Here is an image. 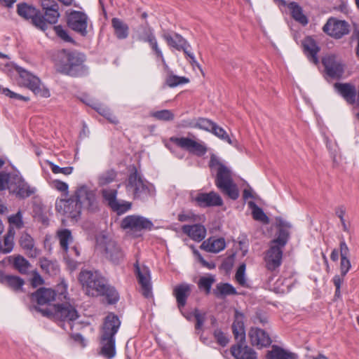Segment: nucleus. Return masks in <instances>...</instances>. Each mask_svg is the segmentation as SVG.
<instances>
[{
	"label": "nucleus",
	"instance_id": "nucleus-1",
	"mask_svg": "<svg viewBox=\"0 0 359 359\" xmlns=\"http://www.w3.org/2000/svg\"><path fill=\"white\" fill-rule=\"evenodd\" d=\"M121 325L118 316L113 312L109 313L103 319L99 335L100 354L107 359H111L116 355L115 335Z\"/></svg>",
	"mask_w": 359,
	"mask_h": 359
},
{
	"label": "nucleus",
	"instance_id": "nucleus-2",
	"mask_svg": "<svg viewBox=\"0 0 359 359\" xmlns=\"http://www.w3.org/2000/svg\"><path fill=\"white\" fill-rule=\"evenodd\" d=\"M209 166L215 170V185L221 192L232 200L239 197V191L233 181V173L215 154L210 156Z\"/></svg>",
	"mask_w": 359,
	"mask_h": 359
},
{
	"label": "nucleus",
	"instance_id": "nucleus-3",
	"mask_svg": "<svg viewBox=\"0 0 359 359\" xmlns=\"http://www.w3.org/2000/svg\"><path fill=\"white\" fill-rule=\"evenodd\" d=\"M126 187L135 200L146 201L154 195L153 185L143 179L135 168L129 175Z\"/></svg>",
	"mask_w": 359,
	"mask_h": 359
},
{
	"label": "nucleus",
	"instance_id": "nucleus-4",
	"mask_svg": "<svg viewBox=\"0 0 359 359\" xmlns=\"http://www.w3.org/2000/svg\"><path fill=\"white\" fill-rule=\"evenodd\" d=\"M29 310H35L41 313L43 316L61 321L72 322L76 320L79 317L76 308L69 303L54 304L53 306L46 309L30 306Z\"/></svg>",
	"mask_w": 359,
	"mask_h": 359
},
{
	"label": "nucleus",
	"instance_id": "nucleus-5",
	"mask_svg": "<svg viewBox=\"0 0 359 359\" xmlns=\"http://www.w3.org/2000/svg\"><path fill=\"white\" fill-rule=\"evenodd\" d=\"M79 280L88 296L98 297L103 294L107 280L97 271H81Z\"/></svg>",
	"mask_w": 359,
	"mask_h": 359
},
{
	"label": "nucleus",
	"instance_id": "nucleus-6",
	"mask_svg": "<svg viewBox=\"0 0 359 359\" xmlns=\"http://www.w3.org/2000/svg\"><path fill=\"white\" fill-rule=\"evenodd\" d=\"M61 72L72 76H78L84 72L83 62L86 57L76 51H62Z\"/></svg>",
	"mask_w": 359,
	"mask_h": 359
},
{
	"label": "nucleus",
	"instance_id": "nucleus-7",
	"mask_svg": "<svg viewBox=\"0 0 359 359\" xmlns=\"http://www.w3.org/2000/svg\"><path fill=\"white\" fill-rule=\"evenodd\" d=\"M14 69L19 74L20 85L31 90L36 95L42 97H50L48 89L43 86L37 76L18 65H15Z\"/></svg>",
	"mask_w": 359,
	"mask_h": 359
},
{
	"label": "nucleus",
	"instance_id": "nucleus-8",
	"mask_svg": "<svg viewBox=\"0 0 359 359\" xmlns=\"http://www.w3.org/2000/svg\"><path fill=\"white\" fill-rule=\"evenodd\" d=\"M72 195L82 210H86L90 212L98 210L99 206L95 190L88 186L79 185Z\"/></svg>",
	"mask_w": 359,
	"mask_h": 359
},
{
	"label": "nucleus",
	"instance_id": "nucleus-9",
	"mask_svg": "<svg viewBox=\"0 0 359 359\" xmlns=\"http://www.w3.org/2000/svg\"><path fill=\"white\" fill-rule=\"evenodd\" d=\"M121 226L128 233L138 236L143 231L151 230L154 224L151 220L146 217L132 215L126 216L122 219Z\"/></svg>",
	"mask_w": 359,
	"mask_h": 359
},
{
	"label": "nucleus",
	"instance_id": "nucleus-10",
	"mask_svg": "<svg viewBox=\"0 0 359 359\" xmlns=\"http://www.w3.org/2000/svg\"><path fill=\"white\" fill-rule=\"evenodd\" d=\"M77 201L73 195L69 198H60L56 200L55 210L67 218L77 221L80 217L82 209L78 205Z\"/></svg>",
	"mask_w": 359,
	"mask_h": 359
},
{
	"label": "nucleus",
	"instance_id": "nucleus-11",
	"mask_svg": "<svg viewBox=\"0 0 359 359\" xmlns=\"http://www.w3.org/2000/svg\"><path fill=\"white\" fill-rule=\"evenodd\" d=\"M170 141L177 147L198 156H203L208 151L207 147L203 143L189 137H171Z\"/></svg>",
	"mask_w": 359,
	"mask_h": 359
},
{
	"label": "nucleus",
	"instance_id": "nucleus-12",
	"mask_svg": "<svg viewBox=\"0 0 359 359\" xmlns=\"http://www.w3.org/2000/svg\"><path fill=\"white\" fill-rule=\"evenodd\" d=\"M18 13L26 20H31L32 23L41 30L44 31L47 29L43 15L35 8L27 4H18Z\"/></svg>",
	"mask_w": 359,
	"mask_h": 359
},
{
	"label": "nucleus",
	"instance_id": "nucleus-13",
	"mask_svg": "<svg viewBox=\"0 0 359 359\" xmlns=\"http://www.w3.org/2000/svg\"><path fill=\"white\" fill-rule=\"evenodd\" d=\"M88 16L81 11H72L67 16V25L74 32L85 36L87 35Z\"/></svg>",
	"mask_w": 359,
	"mask_h": 359
},
{
	"label": "nucleus",
	"instance_id": "nucleus-14",
	"mask_svg": "<svg viewBox=\"0 0 359 359\" xmlns=\"http://www.w3.org/2000/svg\"><path fill=\"white\" fill-rule=\"evenodd\" d=\"M135 273L139 284L141 286L142 294L144 297L149 298L152 296L150 271L147 266L141 268L138 261L134 264Z\"/></svg>",
	"mask_w": 359,
	"mask_h": 359
},
{
	"label": "nucleus",
	"instance_id": "nucleus-15",
	"mask_svg": "<svg viewBox=\"0 0 359 359\" xmlns=\"http://www.w3.org/2000/svg\"><path fill=\"white\" fill-rule=\"evenodd\" d=\"M283 252L281 248H269L264 255L265 268L273 272L282 264Z\"/></svg>",
	"mask_w": 359,
	"mask_h": 359
},
{
	"label": "nucleus",
	"instance_id": "nucleus-16",
	"mask_svg": "<svg viewBox=\"0 0 359 359\" xmlns=\"http://www.w3.org/2000/svg\"><path fill=\"white\" fill-rule=\"evenodd\" d=\"M56 295L57 293L55 290L42 287L32 293L30 299L32 302L37 304V305H35L36 306L41 308V306L49 305L52 302H54Z\"/></svg>",
	"mask_w": 359,
	"mask_h": 359
},
{
	"label": "nucleus",
	"instance_id": "nucleus-17",
	"mask_svg": "<svg viewBox=\"0 0 359 359\" xmlns=\"http://www.w3.org/2000/svg\"><path fill=\"white\" fill-rule=\"evenodd\" d=\"M323 31L336 39H340L349 32L348 25L343 20H329L323 26Z\"/></svg>",
	"mask_w": 359,
	"mask_h": 359
},
{
	"label": "nucleus",
	"instance_id": "nucleus-18",
	"mask_svg": "<svg viewBox=\"0 0 359 359\" xmlns=\"http://www.w3.org/2000/svg\"><path fill=\"white\" fill-rule=\"evenodd\" d=\"M327 74L332 78H340L344 74V65L334 55H330L323 60Z\"/></svg>",
	"mask_w": 359,
	"mask_h": 359
},
{
	"label": "nucleus",
	"instance_id": "nucleus-19",
	"mask_svg": "<svg viewBox=\"0 0 359 359\" xmlns=\"http://www.w3.org/2000/svg\"><path fill=\"white\" fill-rule=\"evenodd\" d=\"M277 228L276 238L271 241L273 244L271 247H284L290 237L292 225L286 221L280 219Z\"/></svg>",
	"mask_w": 359,
	"mask_h": 359
},
{
	"label": "nucleus",
	"instance_id": "nucleus-20",
	"mask_svg": "<svg viewBox=\"0 0 359 359\" xmlns=\"http://www.w3.org/2000/svg\"><path fill=\"white\" fill-rule=\"evenodd\" d=\"M231 346L230 353L235 359H257V353L245 344V341L236 340Z\"/></svg>",
	"mask_w": 359,
	"mask_h": 359
},
{
	"label": "nucleus",
	"instance_id": "nucleus-21",
	"mask_svg": "<svg viewBox=\"0 0 359 359\" xmlns=\"http://www.w3.org/2000/svg\"><path fill=\"white\" fill-rule=\"evenodd\" d=\"M9 189L18 197L25 198L30 196L34 193V190L21 177H14L11 183Z\"/></svg>",
	"mask_w": 359,
	"mask_h": 359
},
{
	"label": "nucleus",
	"instance_id": "nucleus-22",
	"mask_svg": "<svg viewBox=\"0 0 359 359\" xmlns=\"http://www.w3.org/2000/svg\"><path fill=\"white\" fill-rule=\"evenodd\" d=\"M193 200L198 206L203 208L220 206L223 204L221 196L214 191H210L209 193H199L193 198Z\"/></svg>",
	"mask_w": 359,
	"mask_h": 359
},
{
	"label": "nucleus",
	"instance_id": "nucleus-23",
	"mask_svg": "<svg viewBox=\"0 0 359 359\" xmlns=\"http://www.w3.org/2000/svg\"><path fill=\"white\" fill-rule=\"evenodd\" d=\"M248 335L251 344L259 348L269 346L272 342L269 334L258 327H251Z\"/></svg>",
	"mask_w": 359,
	"mask_h": 359
},
{
	"label": "nucleus",
	"instance_id": "nucleus-24",
	"mask_svg": "<svg viewBox=\"0 0 359 359\" xmlns=\"http://www.w3.org/2000/svg\"><path fill=\"white\" fill-rule=\"evenodd\" d=\"M191 292V285L182 283L176 285L173 289V295L176 298L177 307L181 309L187 304V300Z\"/></svg>",
	"mask_w": 359,
	"mask_h": 359
},
{
	"label": "nucleus",
	"instance_id": "nucleus-25",
	"mask_svg": "<svg viewBox=\"0 0 359 359\" xmlns=\"http://www.w3.org/2000/svg\"><path fill=\"white\" fill-rule=\"evenodd\" d=\"M0 283L6 285L15 292H22L25 280L18 276L5 274L0 270Z\"/></svg>",
	"mask_w": 359,
	"mask_h": 359
},
{
	"label": "nucleus",
	"instance_id": "nucleus-26",
	"mask_svg": "<svg viewBox=\"0 0 359 359\" xmlns=\"http://www.w3.org/2000/svg\"><path fill=\"white\" fill-rule=\"evenodd\" d=\"M182 231L191 239L196 242H201L206 236V229L202 224L184 225Z\"/></svg>",
	"mask_w": 359,
	"mask_h": 359
},
{
	"label": "nucleus",
	"instance_id": "nucleus-27",
	"mask_svg": "<svg viewBox=\"0 0 359 359\" xmlns=\"http://www.w3.org/2000/svg\"><path fill=\"white\" fill-rule=\"evenodd\" d=\"M234 321L232 324V332L236 340L245 341V331L244 325V315L238 311H235Z\"/></svg>",
	"mask_w": 359,
	"mask_h": 359
},
{
	"label": "nucleus",
	"instance_id": "nucleus-28",
	"mask_svg": "<svg viewBox=\"0 0 359 359\" xmlns=\"http://www.w3.org/2000/svg\"><path fill=\"white\" fill-rule=\"evenodd\" d=\"M302 46L304 51L309 60L315 65H317L318 63L317 54L319 52L320 48L316 44L315 40L311 37L308 36L303 40Z\"/></svg>",
	"mask_w": 359,
	"mask_h": 359
},
{
	"label": "nucleus",
	"instance_id": "nucleus-29",
	"mask_svg": "<svg viewBox=\"0 0 359 359\" xmlns=\"http://www.w3.org/2000/svg\"><path fill=\"white\" fill-rule=\"evenodd\" d=\"M142 32L138 34V40L147 43L154 53L159 52L160 47L153 29L149 27H142Z\"/></svg>",
	"mask_w": 359,
	"mask_h": 359
},
{
	"label": "nucleus",
	"instance_id": "nucleus-30",
	"mask_svg": "<svg viewBox=\"0 0 359 359\" xmlns=\"http://www.w3.org/2000/svg\"><path fill=\"white\" fill-rule=\"evenodd\" d=\"M267 359H296L295 353L285 351L276 345L272 346L271 351L266 354Z\"/></svg>",
	"mask_w": 359,
	"mask_h": 359
},
{
	"label": "nucleus",
	"instance_id": "nucleus-31",
	"mask_svg": "<svg viewBox=\"0 0 359 359\" xmlns=\"http://www.w3.org/2000/svg\"><path fill=\"white\" fill-rule=\"evenodd\" d=\"M111 25L114 29L115 35L118 39H124L128 37L129 27L121 19L117 18H112Z\"/></svg>",
	"mask_w": 359,
	"mask_h": 359
},
{
	"label": "nucleus",
	"instance_id": "nucleus-32",
	"mask_svg": "<svg viewBox=\"0 0 359 359\" xmlns=\"http://www.w3.org/2000/svg\"><path fill=\"white\" fill-rule=\"evenodd\" d=\"M285 7H287L290 9L292 17L296 21L300 22L303 25L308 23V19L303 13L302 7L297 2L287 3Z\"/></svg>",
	"mask_w": 359,
	"mask_h": 359
},
{
	"label": "nucleus",
	"instance_id": "nucleus-33",
	"mask_svg": "<svg viewBox=\"0 0 359 359\" xmlns=\"http://www.w3.org/2000/svg\"><path fill=\"white\" fill-rule=\"evenodd\" d=\"M102 253L114 264H118L123 260L124 254L121 248H104Z\"/></svg>",
	"mask_w": 359,
	"mask_h": 359
},
{
	"label": "nucleus",
	"instance_id": "nucleus-34",
	"mask_svg": "<svg viewBox=\"0 0 359 359\" xmlns=\"http://www.w3.org/2000/svg\"><path fill=\"white\" fill-rule=\"evenodd\" d=\"M213 294L218 298H223L229 295H236L238 292L232 285L225 283L217 284Z\"/></svg>",
	"mask_w": 359,
	"mask_h": 359
},
{
	"label": "nucleus",
	"instance_id": "nucleus-35",
	"mask_svg": "<svg viewBox=\"0 0 359 359\" xmlns=\"http://www.w3.org/2000/svg\"><path fill=\"white\" fill-rule=\"evenodd\" d=\"M163 38L167 42L168 46L177 50H181V49L184 48L183 46L187 41L186 39L178 34H175L174 36H172L169 34H163Z\"/></svg>",
	"mask_w": 359,
	"mask_h": 359
},
{
	"label": "nucleus",
	"instance_id": "nucleus-36",
	"mask_svg": "<svg viewBox=\"0 0 359 359\" xmlns=\"http://www.w3.org/2000/svg\"><path fill=\"white\" fill-rule=\"evenodd\" d=\"M40 266L45 273L50 276H55L60 271L59 265L56 262L48 260L45 257L40 259Z\"/></svg>",
	"mask_w": 359,
	"mask_h": 359
},
{
	"label": "nucleus",
	"instance_id": "nucleus-37",
	"mask_svg": "<svg viewBox=\"0 0 359 359\" xmlns=\"http://www.w3.org/2000/svg\"><path fill=\"white\" fill-rule=\"evenodd\" d=\"M87 104L92 106L96 111L102 116L106 117L110 122L113 123H118V121L116 116L107 107L99 103H94L93 102H86Z\"/></svg>",
	"mask_w": 359,
	"mask_h": 359
},
{
	"label": "nucleus",
	"instance_id": "nucleus-38",
	"mask_svg": "<svg viewBox=\"0 0 359 359\" xmlns=\"http://www.w3.org/2000/svg\"><path fill=\"white\" fill-rule=\"evenodd\" d=\"M100 296H104L109 304H115L120 299L119 294L116 288L108 284L104 287L103 294Z\"/></svg>",
	"mask_w": 359,
	"mask_h": 359
},
{
	"label": "nucleus",
	"instance_id": "nucleus-39",
	"mask_svg": "<svg viewBox=\"0 0 359 359\" xmlns=\"http://www.w3.org/2000/svg\"><path fill=\"white\" fill-rule=\"evenodd\" d=\"M249 205L252 208V217L255 220L259 221L264 224H268L270 222L269 218L261 208L257 206L254 202H250Z\"/></svg>",
	"mask_w": 359,
	"mask_h": 359
},
{
	"label": "nucleus",
	"instance_id": "nucleus-40",
	"mask_svg": "<svg viewBox=\"0 0 359 359\" xmlns=\"http://www.w3.org/2000/svg\"><path fill=\"white\" fill-rule=\"evenodd\" d=\"M189 82V79L184 76H179L172 74V72H169L166 79L165 83L170 88L176 87L179 85L185 84Z\"/></svg>",
	"mask_w": 359,
	"mask_h": 359
},
{
	"label": "nucleus",
	"instance_id": "nucleus-41",
	"mask_svg": "<svg viewBox=\"0 0 359 359\" xmlns=\"http://www.w3.org/2000/svg\"><path fill=\"white\" fill-rule=\"evenodd\" d=\"M203 219V215H196L192 211H182L177 215V219L181 222H200Z\"/></svg>",
	"mask_w": 359,
	"mask_h": 359
},
{
	"label": "nucleus",
	"instance_id": "nucleus-42",
	"mask_svg": "<svg viewBox=\"0 0 359 359\" xmlns=\"http://www.w3.org/2000/svg\"><path fill=\"white\" fill-rule=\"evenodd\" d=\"M341 263L340 269L341 275L345 276L351 268V262L348 258V248H340Z\"/></svg>",
	"mask_w": 359,
	"mask_h": 359
},
{
	"label": "nucleus",
	"instance_id": "nucleus-43",
	"mask_svg": "<svg viewBox=\"0 0 359 359\" xmlns=\"http://www.w3.org/2000/svg\"><path fill=\"white\" fill-rule=\"evenodd\" d=\"M116 175V172L113 169L105 171L98 177L99 186L103 187L111 183L115 180Z\"/></svg>",
	"mask_w": 359,
	"mask_h": 359
},
{
	"label": "nucleus",
	"instance_id": "nucleus-44",
	"mask_svg": "<svg viewBox=\"0 0 359 359\" xmlns=\"http://www.w3.org/2000/svg\"><path fill=\"white\" fill-rule=\"evenodd\" d=\"M346 213V208L344 205H338L334 208V214L340 219L343 230L348 231L350 224L349 222L345 219Z\"/></svg>",
	"mask_w": 359,
	"mask_h": 359
},
{
	"label": "nucleus",
	"instance_id": "nucleus-45",
	"mask_svg": "<svg viewBox=\"0 0 359 359\" xmlns=\"http://www.w3.org/2000/svg\"><path fill=\"white\" fill-rule=\"evenodd\" d=\"M57 236L59 239L60 247H67L69 244L72 243L73 237L69 229H65L58 231Z\"/></svg>",
	"mask_w": 359,
	"mask_h": 359
},
{
	"label": "nucleus",
	"instance_id": "nucleus-46",
	"mask_svg": "<svg viewBox=\"0 0 359 359\" xmlns=\"http://www.w3.org/2000/svg\"><path fill=\"white\" fill-rule=\"evenodd\" d=\"M101 193L103 198L108 203L110 208L116 203L117 189H103Z\"/></svg>",
	"mask_w": 359,
	"mask_h": 359
},
{
	"label": "nucleus",
	"instance_id": "nucleus-47",
	"mask_svg": "<svg viewBox=\"0 0 359 359\" xmlns=\"http://www.w3.org/2000/svg\"><path fill=\"white\" fill-rule=\"evenodd\" d=\"M214 282L215 278L213 277L203 276L200 278L198 283V286L199 289L204 290L206 294H209L210 292L212 285L213 284Z\"/></svg>",
	"mask_w": 359,
	"mask_h": 359
},
{
	"label": "nucleus",
	"instance_id": "nucleus-48",
	"mask_svg": "<svg viewBox=\"0 0 359 359\" xmlns=\"http://www.w3.org/2000/svg\"><path fill=\"white\" fill-rule=\"evenodd\" d=\"M151 116L160 121H172L174 118V114L170 110L163 109L151 113Z\"/></svg>",
	"mask_w": 359,
	"mask_h": 359
},
{
	"label": "nucleus",
	"instance_id": "nucleus-49",
	"mask_svg": "<svg viewBox=\"0 0 359 359\" xmlns=\"http://www.w3.org/2000/svg\"><path fill=\"white\" fill-rule=\"evenodd\" d=\"M60 13L58 8H50L45 11V15L43 16L46 25L48 24H55L57 22Z\"/></svg>",
	"mask_w": 359,
	"mask_h": 359
},
{
	"label": "nucleus",
	"instance_id": "nucleus-50",
	"mask_svg": "<svg viewBox=\"0 0 359 359\" xmlns=\"http://www.w3.org/2000/svg\"><path fill=\"white\" fill-rule=\"evenodd\" d=\"M211 133H213L215 136L219 137V139L227 142L230 144H234L229 135L221 127L215 123Z\"/></svg>",
	"mask_w": 359,
	"mask_h": 359
},
{
	"label": "nucleus",
	"instance_id": "nucleus-51",
	"mask_svg": "<svg viewBox=\"0 0 359 359\" xmlns=\"http://www.w3.org/2000/svg\"><path fill=\"white\" fill-rule=\"evenodd\" d=\"M13 264L15 268L17 269L21 273H27L29 266V262L21 256H18L15 258Z\"/></svg>",
	"mask_w": 359,
	"mask_h": 359
},
{
	"label": "nucleus",
	"instance_id": "nucleus-52",
	"mask_svg": "<svg viewBox=\"0 0 359 359\" xmlns=\"http://www.w3.org/2000/svg\"><path fill=\"white\" fill-rule=\"evenodd\" d=\"M215 123L208 118H199L196 120L193 126L194 128H198L208 132H211Z\"/></svg>",
	"mask_w": 359,
	"mask_h": 359
},
{
	"label": "nucleus",
	"instance_id": "nucleus-53",
	"mask_svg": "<svg viewBox=\"0 0 359 359\" xmlns=\"http://www.w3.org/2000/svg\"><path fill=\"white\" fill-rule=\"evenodd\" d=\"M226 243L223 238H215L212 237L209 238L205 241L200 247H225Z\"/></svg>",
	"mask_w": 359,
	"mask_h": 359
},
{
	"label": "nucleus",
	"instance_id": "nucleus-54",
	"mask_svg": "<svg viewBox=\"0 0 359 359\" xmlns=\"http://www.w3.org/2000/svg\"><path fill=\"white\" fill-rule=\"evenodd\" d=\"M132 207V203L128 201H123L116 203L111 208L114 211L116 212L118 215L123 214L129 210Z\"/></svg>",
	"mask_w": 359,
	"mask_h": 359
},
{
	"label": "nucleus",
	"instance_id": "nucleus-55",
	"mask_svg": "<svg viewBox=\"0 0 359 359\" xmlns=\"http://www.w3.org/2000/svg\"><path fill=\"white\" fill-rule=\"evenodd\" d=\"M245 264H241L236 273L235 278L238 284L243 287L247 286L246 280L245 278Z\"/></svg>",
	"mask_w": 359,
	"mask_h": 359
},
{
	"label": "nucleus",
	"instance_id": "nucleus-56",
	"mask_svg": "<svg viewBox=\"0 0 359 359\" xmlns=\"http://www.w3.org/2000/svg\"><path fill=\"white\" fill-rule=\"evenodd\" d=\"M213 335L217 343L222 347L226 346L229 342V338L219 329L215 330L214 331Z\"/></svg>",
	"mask_w": 359,
	"mask_h": 359
},
{
	"label": "nucleus",
	"instance_id": "nucleus-57",
	"mask_svg": "<svg viewBox=\"0 0 359 359\" xmlns=\"http://www.w3.org/2000/svg\"><path fill=\"white\" fill-rule=\"evenodd\" d=\"M0 92L2 94L5 95L6 96L9 97L10 98H12V99L21 100H24V101L29 100V97H25V96L21 95L20 94L15 93L7 88H4V87L0 86Z\"/></svg>",
	"mask_w": 359,
	"mask_h": 359
},
{
	"label": "nucleus",
	"instance_id": "nucleus-58",
	"mask_svg": "<svg viewBox=\"0 0 359 359\" xmlns=\"http://www.w3.org/2000/svg\"><path fill=\"white\" fill-rule=\"evenodd\" d=\"M193 315L196 319V325H195V329L196 330H201L203 325V323L205 320V313H201L199 310L198 309H195Z\"/></svg>",
	"mask_w": 359,
	"mask_h": 359
},
{
	"label": "nucleus",
	"instance_id": "nucleus-59",
	"mask_svg": "<svg viewBox=\"0 0 359 359\" xmlns=\"http://www.w3.org/2000/svg\"><path fill=\"white\" fill-rule=\"evenodd\" d=\"M193 249V253L196 257V259L201 264V265L207 268L208 269H213L215 268V264L213 262H208L206 260L204 259V258L202 257V255L200 254V252L196 249Z\"/></svg>",
	"mask_w": 359,
	"mask_h": 359
},
{
	"label": "nucleus",
	"instance_id": "nucleus-60",
	"mask_svg": "<svg viewBox=\"0 0 359 359\" xmlns=\"http://www.w3.org/2000/svg\"><path fill=\"white\" fill-rule=\"evenodd\" d=\"M50 167L52 172L55 174L62 173L65 175H70L73 171L72 167L60 168L53 163H50Z\"/></svg>",
	"mask_w": 359,
	"mask_h": 359
},
{
	"label": "nucleus",
	"instance_id": "nucleus-61",
	"mask_svg": "<svg viewBox=\"0 0 359 359\" xmlns=\"http://www.w3.org/2000/svg\"><path fill=\"white\" fill-rule=\"evenodd\" d=\"M53 29L57 36L62 40H64L65 41H73L72 39L69 36L67 32L65 29H64L61 25L54 26Z\"/></svg>",
	"mask_w": 359,
	"mask_h": 359
},
{
	"label": "nucleus",
	"instance_id": "nucleus-62",
	"mask_svg": "<svg viewBox=\"0 0 359 359\" xmlns=\"http://www.w3.org/2000/svg\"><path fill=\"white\" fill-rule=\"evenodd\" d=\"M15 231L13 228H9L4 236V242L5 247H13Z\"/></svg>",
	"mask_w": 359,
	"mask_h": 359
},
{
	"label": "nucleus",
	"instance_id": "nucleus-63",
	"mask_svg": "<svg viewBox=\"0 0 359 359\" xmlns=\"http://www.w3.org/2000/svg\"><path fill=\"white\" fill-rule=\"evenodd\" d=\"M8 222L11 224L15 225L18 228H20L23 224L21 211L19 210L16 214L11 215L8 217Z\"/></svg>",
	"mask_w": 359,
	"mask_h": 359
},
{
	"label": "nucleus",
	"instance_id": "nucleus-64",
	"mask_svg": "<svg viewBox=\"0 0 359 359\" xmlns=\"http://www.w3.org/2000/svg\"><path fill=\"white\" fill-rule=\"evenodd\" d=\"M19 243L20 247H34V243L32 238L27 233H22Z\"/></svg>",
	"mask_w": 359,
	"mask_h": 359
}]
</instances>
